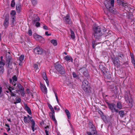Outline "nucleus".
I'll use <instances>...</instances> for the list:
<instances>
[{"mask_svg": "<svg viewBox=\"0 0 135 135\" xmlns=\"http://www.w3.org/2000/svg\"><path fill=\"white\" fill-rule=\"evenodd\" d=\"M9 90H7L6 91V93H8L9 92Z\"/></svg>", "mask_w": 135, "mask_h": 135, "instance_id": "61", "label": "nucleus"}, {"mask_svg": "<svg viewBox=\"0 0 135 135\" xmlns=\"http://www.w3.org/2000/svg\"><path fill=\"white\" fill-rule=\"evenodd\" d=\"M40 20V18L36 16L34 18H33L32 20V22L33 24H35L36 22L39 21Z\"/></svg>", "mask_w": 135, "mask_h": 135, "instance_id": "21", "label": "nucleus"}, {"mask_svg": "<svg viewBox=\"0 0 135 135\" xmlns=\"http://www.w3.org/2000/svg\"><path fill=\"white\" fill-rule=\"evenodd\" d=\"M31 1L34 5H36L37 3V0H31Z\"/></svg>", "mask_w": 135, "mask_h": 135, "instance_id": "41", "label": "nucleus"}, {"mask_svg": "<svg viewBox=\"0 0 135 135\" xmlns=\"http://www.w3.org/2000/svg\"><path fill=\"white\" fill-rule=\"evenodd\" d=\"M42 76L43 79L46 81L47 86L49 85V81L47 77L45 72H43L42 74Z\"/></svg>", "mask_w": 135, "mask_h": 135, "instance_id": "18", "label": "nucleus"}, {"mask_svg": "<svg viewBox=\"0 0 135 135\" xmlns=\"http://www.w3.org/2000/svg\"><path fill=\"white\" fill-rule=\"evenodd\" d=\"M86 133L88 135H93L90 132H86Z\"/></svg>", "mask_w": 135, "mask_h": 135, "instance_id": "58", "label": "nucleus"}, {"mask_svg": "<svg viewBox=\"0 0 135 135\" xmlns=\"http://www.w3.org/2000/svg\"><path fill=\"white\" fill-rule=\"evenodd\" d=\"M102 119H103V120H105L106 119V118L105 117V116H104V115H102V116H101Z\"/></svg>", "mask_w": 135, "mask_h": 135, "instance_id": "55", "label": "nucleus"}, {"mask_svg": "<svg viewBox=\"0 0 135 135\" xmlns=\"http://www.w3.org/2000/svg\"><path fill=\"white\" fill-rule=\"evenodd\" d=\"M95 42L93 41L92 43V46L93 49L95 48V46H94Z\"/></svg>", "mask_w": 135, "mask_h": 135, "instance_id": "56", "label": "nucleus"}, {"mask_svg": "<svg viewBox=\"0 0 135 135\" xmlns=\"http://www.w3.org/2000/svg\"><path fill=\"white\" fill-rule=\"evenodd\" d=\"M89 124L90 127L92 129L91 131L93 132V134H95L97 133V131L96 130V128L93 124V123L91 122H89Z\"/></svg>", "mask_w": 135, "mask_h": 135, "instance_id": "12", "label": "nucleus"}, {"mask_svg": "<svg viewBox=\"0 0 135 135\" xmlns=\"http://www.w3.org/2000/svg\"><path fill=\"white\" fill-rule=\"evenodd\" d=\"M16 13L14 10L12 11L10 13L11 21L13 23L14 22L16 18Z\"/></svg>", "mask_w": 135, "mask_h": 135, "instance_id": "8", "label": "nucleus"}, {"mask_svg": "<svg viewBox=\"0 0 135 135\" xmlns=\"http://www.w3.org/2000/svg\"><path fill=\"white\" fill-rule=\"evenodd\" d=\"M48 106L50 109L51 111H52L53 110H54L51 104H48Z\"/></svg>", "mask_w": 135, "mask_h": 135, "instance_id": "42", "label": "nucleus"}, {"mask_svg": "<svg viewBox=\"0 0 135 135\" xmlns=\"http://www.w3.org/2000/svg\"><path fill=\"white\" fill-rule=\"evenodd\" d=\"M65 60L67 61H69L71 59H72L71 57L69 56L68 55L67 56H65L64 57Z\"/></svg>", "mask_w": 135, "mask_h": 135, "instance_id": "32", "label": "nucleus"}, {"mask_svg": "<svg viewBox=\"0 0 135 135\" xmlns=\"http://www.w3.org/2000/svg\"><path fill=\"white\" fill-rule=\"evenodd\" d=\"M122 6L125 7L126 10V9L128 7V5L127 3H123Z\"/></svg>", "mask_w": 135, "mask_h": 135, "instance_id": "35", "label": "nucleus"}, {"mask_svg": "<svg viewBox=\"0 0 135 135\" xmlns=\"http://www.w3.org/2000/svg\"><path fill=\"white\" fill-rule=\"evenodd\" d=\"M44 129L46 133V135H49V131L50 129L49 126H45L44 128Z\"/></svg>", "mask_w": 135, "mask_h": 135, "instance_id": "24", "label": "nucleus"}, {"mask_svg": "<svg viewBox=\"0 0 135 135\" xmlns=\"http://www.w3.org/2000/svg\"><path fill=\"white\" fill-rule=\"evenodd\" d=\"M8 89L9 90L10 92H11L12 90H14V87L13 86L11 87L10 86H9L8 88Z\"/></svg>", "mask_w": 135, "mask_h": 135, "instance_id": "39", "label": "nucleus"}, {"mask_svg": "<svg viewBox=\"0 0 135 135\" xmlns=\"http://www.w3.org/2000/svg\"><path fill=\"white\" fill-rule=\"evenodd\" d=\"M70 36L71 38L73 39H74L75 38V35L74 32L72 30H70Z\"/></svg>", "mask_w": 135, "mask_h": 135, "instance_id": "31", "label": "nucleus"}, {"mask_svg": "<svg viewBox=\"0 0 135 135\" xmlns=\"http://www.w3.org/2000/svg\"><path fill=\"white\" fill-rule=\"evenodd\" d=\"M25 123H29L30 121V119H29L26 116H24L23 117Z\"/></svg>", "mask_w": 135, "mask_h": 135, "instance_id": "27", "label": "nucleus"}, {"mask_svg": "<svg viewBox=\"0 0 135 135\" xmlns=\"http://www.w3.org/2000/svg\"><path fill=\"white\" fill-rule=\"evenodd\" d=\"M40 65L38 63L35 64L34 65V68L36 72H38L39 70V67L40 66Z\"/></svg>", "mask_w": 135, "mask_h": 135, "instance_id": "20", "label": "nucleus"}, {"mask_svg": "<svg viewBox=\"0 0 135 135\" xmlns=\"http://www.w3.org/2000/svg\"><path fill=\"white\" fill-rule=\"evenodd\" d=\"M51 112L50 113H49L50 117L55 115V112L54 110H53L52 111H51Z\"/></svg>", "mask_w": 135, "mask_h": 135, "instance_id": "43", "label": "nucleus"}, {"mask_svg": "<svg viewBox=\"0 0 135 135\" xmlns=\"http://www.w3.org/2000/svg\"><path fill=\"white\" fill-rule=\"evenodd\" d=\"M114 2V0H106L105 3V7L111 12L114 11L113 7Z\"/></svg>", "mask_w": 135, "mask_h": 135, "instance_id": "1", "label": "nucleus"}, {"mask_svg": "<svg viewBox=\"0 0 135 135\" xmlns=\"http://www.w3.org/2000/svg\"><path fill=\"white\" fill-rule=\"evenodd\" d=\"M93 30L94 37L96 38L99 39V37L101 36L103 34V33L101 31L100 26H98L94 27Z\"/></svg>", "mask_w": 135, "mask_h": 135, "instance_id": "2", "label": "nucleus"}, {"mask_svg": "<svg viewBox=\"0 0 135 135\" xmlns=\"http://www.w3.org/2000/svg\"><path fill=\"white\" fill-rule=\"evenodd\" d=\"M21 99L20 98H18V99H17L16 100V101L14 102V103L15 104H16V103H20L21 102Z\"/></svg>", "mask_w": 135, "mask_h": 135, "instance_id": "37", "label": "nucleus"}, {"mask_svg": "<svg viewBox=\"0 0 135 135\" xmlns=\"http://www.w3.org/2000/svg\"><path fill=\"white\" fill-rule=\"evenodd\" d=\"M24 105L25 109L27 111L29 114H31V112L30 108L27 106L26 104H25Z\"/></svg>", "mask_w": 135, "mask_h": 135, "instance_id": "23", "label": "nucleus"}, {"mask_svg": "<svg viewBox=\"0 0 135 135\" xmlns=\"http://www.w3.org/2000/svg\"><path fill=\"white\" fill-rule=\"evenodd\" d=\"M99 114L101 115V116H102V115H103V112L99 110L98 112Z\"/></svg>", "mask_w": 135, "mask_h": 135, "instance_id": "54", "label": "nucleus"}, {"mask_svg": "<svg viewBox=\"0 0 135 135\" xmlns=\"http://www.w3.org/2000/svg\"><path fill=\"white\" fill-rule=\"evenodd\" d=\"M40 37H41L40 36L37 35H36L34 36L35 38L37 40Z\"/></svg>", "mask_w": 135, "mask_h": 135, "instance_id": "50", "label": "nucleus"}, {"mask_svg": "<svg viewBox=\"0 0 135 135\" xmlns=\"http://www.w3.org/2000/svg\"><path fill=\"white\" fill-rule=\"evenodd\" d=\"M54 94H55V97L56 98V99L57 101V102L58 103H59V101L58 98V97L57 96V94L55 92H54Z\"/></svg>", "mask_w": 135, "mask_h": 135, "instance_id": "46", "label": "nucleus"}, {"mask_svg": "<svg viewBox=\"0 0 135 135\" xmlns=\"http://www.w3.org/2000/svg\"><path fill=\"white\" fill-rule=\"evenodd\" d=\"M43 28L45 30H49L48 28L45 25H44V26H43Z\"/></svg>", "mask_w": 135, "mask_h": 135, "instance_id": "51", "label": "nucleus"}, {"mask_svg": "<svg viewBox=\"0 0 135 135\" xmlns=\"http://www.w3.org/2000/svg\"><path fill=\"white\" fill-rule=\"evenodd\" d=\"M132 62L134 65V67L135 68V61L134 59V58L133 57H132Z\"/></svg>", "mask_w": 135, "mask_h": 135, "instance_id": "47", "label": "nucleus"}, {"mask_svg": "<svg viewBox=\"0 0 135 135\" xmlns=\"http://www.w3.org/2000/svg\"><path fill=\"white\" fill-rule=\"evenodd\" d=\"M7 120H8V121H9V122H11V119H7Z\"/></svg>", "mask_w": 135, "mask_h": 135, "instance_id": "60", "label": "nucleus"}, {"mask_svg": "<svg viewBox=\"0 0 135 135\" xmlns=\"http://www.w3.org/2000/svg\"><path fill=\"white\" fill-rule=\"evenodd\" d=\"M41 90L44 94H46L47 93V89L46 86L41 83Z\"/></svg>", "mask_w": 135, "mask_h": 135, "instance_id": "19", "label": "nucleus"}, {"mask_svg": "<svg viewBox=\"0 0 135 135\" xmlns=\"http://www.w3.org/2000/svg\"><path fill=\"white\" fill-rule=\"evenodd\" d=\"M12 80L10 79H9V81L10 83L12 85L15 86L16 85V81L17 80V78L16 76H14L12 77Z\"/></svg>", "mask_w": 135, "mask_h": 135, "instance_id": "14", "label": "nucleus"}, {"mask_svg": "<svg viewBox=\"0 0 135 135\" xmlns=\"http://www.w3.org/2000/svg\"><path fill=\"white\" fill-rule=\"evenodd\" d=\"M15 5V3L14 0L12 1L11 3V6L12 7H14Z\"/></svg>", "mask_w": 135, "mask_h": 135, "instance_id": "36", "label": "nucleus"}, {"mask_svg": "<svg viewBox=\"0 0 135 135\" xmlns=\"http://www.w3.org/2000/svg\"><path fill=\"white\" fill-rule=\"evenodd\" d=\"M55 67L57 71L60 74H63L65 73L64 68L60 64L56 63L55 64Z\"/></svg>", "mask_w": 135, "mask_h": 135, "instance_id": "5", "label": "nucleus"}, {"mask_svg": "<svg viewBox=\"0 0 135 135\" xmlns=\"http://www.w3.org/2000/svg\"><path fill=\"white\" fill-rule=\"evenodd\" d=\"M117 108L120 109H122V105L121 103L119 102H118L117 104Z\"/></svg>", "mask_w": 135, "mask_h": 135, "instance_id": "30", "label": "nucleus"}, {"mask_svg": "<svg viewBox=\"0 0 135 135\" xmlns=\"http://www.w3.org/2000/svg\"><path fill=\"white\" fill-rule=\"evenodd\" d=\"M11 58H9L8 59H7L6 61V62L7 63V64L8 65V67L10 68H11V67L12 65V63H11Z\"/></svg>", "mask_w": 135, "mask_h": 135, "instance_id": "25", "label": "nucleus"}, {"mask_svg": "<svg viewBox=\"0 0 135 135\" xmlns=\"http://www.w3.org/2000/svg\"><path fill=\"white\" fill-rule=\"evenodd\" d=\"M5 63L1 61H0V74H2L4 70V66L5 65Z\"/></svg>", "mask_w": 135, "mask_h": 135, "instance_id": "16", "label": "nucleus"}, {"mask_svg": "<svg viewBox=\"0 0 135 135\" xmlns=\"http://www.w3.org/2000/svg\"><path fill=\"white\" fill-rule=\"evenodd\" d=\"M105 64L104 63H102L99 65V68L102 72L104 73L105 71L106 68L105 67Z\"/></svg>", "mask_w": 135, "mask_h": 135, "instance_id": "15", "label": "nucleus"}, {"mask_svg": "<svg viewBox=\"0 0 135 135\" xmlns=\"http://www.w3.org/2000/svg\"><path fill=\"white\" fill-rule=\"evenodd\" d=\"M4 135H8L7 133H4Z\"/></svg>", "mask_w": 135, "mask_h": 135, "instance_id": "64", "label": "nucleus"}, {"mask_svg": "<svg viewBox=\"0 0 135 135\" xmlns=\"http://www.w3.org/2000/svg\"><path fill=\"white\" fill-rule=\"evenodd\" d=\"M5 126L8 127V128H6V129L7 132H9L10 130V128H9V125L5 123Z\"/></svg>", "mask_w": 135, "mask_h": 135, "instance_id": "38", "label": "nucleus"}, {"mask_svg": "<svg viewBox=\"0 0 135 135\" xmlns=\"http://www.w3.org/2000/svg\"><path fill=\"white\" fill-rule=\"evenodd\" d=\"M119 58L118 57H115L113 60V62L114 65L117 67H119L120 66L119 60Z\"/></svg>", "mask_w": 135, "mask_h": 135, "instance_id": "11", "label": "nucleus"}, {"mask_svg": "<svg viewBox=\"0 0 135 135\" xmlns=\"http://www.w3.org/2000/svg\"><path fill=\"white\" fill-rule=\"evenodd\" d=\"M9 17L8 16H6L5 19L3 24L5 28H6L9 24Z\"/></svg>", "mask_w": 135, "mask_h": 135, "instance_id": "9", "label": "nucleus"}, {"mask_svg": "<svg viewBox=\"0 0 135 135\" xmlns=\"http://www.w3.org/2000/svg\"><path fill=\"white\" fill-rule=\"evenodd\" d=\"M24 58V56L23 55H21L19 57V60L21 62H22Z\"/></svg>", "mask_w": 135, "mask_h": 135, "instance_id": "34", "label": "nucleus"}, {"mask_svg": "<svg viewBox=\"0 0 135 135\" xmlns=\"http://www.w3.org/2000/svg\"><path fill=\"white\" fill-rule=\"evenodd\" d=\"M67 117L68 119H70L71 118V115L69 111L67 109H66L65 110Z\"/></svg>", "mask_w": 135, "mask_h": 135, "instance_id": "26", "label": "nucleus"}, {"mask_svg": "<svg viewBox=\"0 0 135 135\" xmlns=\"http://www.w3.org/2000/svg\"><path fill=\"white\" fill-rule=\"evenodd\" d=\"M118 56L120 57L122 59H123L124 57L123 55L121 53L118 54Z\"/></svg>", "mask_w": 135, "mask_h": 135, "instance_id": "45", "label": "nucleus"}, {"mask_svg": "<svg viewBox=\"0 0 135 135\" xmlns=\"http://www.w3.org/2000/svg\"><path fill=\"white\" fill-rule=\"evenodd\" d=\"M120 116L121 117H123L124 116V111L123 110H120L119 112H118Z\"/></svg>", "mask_w": 135, "mask_h": 135, "instance_id": "33", "label": "nucleus"}, {"mask_svg": "<svg viewBox=\"0 0 135 135\" xmlns=\"http://www.w3.org/2000/svg\"><path fill=\"white\" fill-rule=\"evenodd\" d=\"M108 107L112 112H118V110L116 108V105L114 104H110L108 105Z\"/></svg>", "mask_w": 135, "mask_h": 135, "instance_id": "6", "label": "nucleus"}, {"mask_svg": "<svg viewBox=\"0 0 135 135\" xmlns=\"http://www.w3.org/2000/svg\"><path fill=\"white\" fill-rule=\"evenodd\" d=\"M74 78H76L77 77V75L75 73V72H73L72 74Z\"/></svg>", "mask_w": 135, "mask_h": 135, "instance_id": "53", "label": "nucleus"}, {"mask_svg": "<svg viewBox=\"0 0 135 135\" xmlns=\"http://www.w3.org/2000/svg\"><path fill=\"white\" fill-rule=\"evenodd\" d=\"M27 92L28 93H30V90L29 89H27Z\"/></svg>", "mask_w": 135, "mask_h": 135, "instance_id": "59", "label": "nucleus"}, {"mask_svg": "<svg viewBox=\"0 0 135 135\" xmlns=\"http://www.w3.org/2000/svg\"><path fill=\"white\" fill-rule=\"evenodd\" d=\"M17 87L20 91L24 90L23 87L20 84H18L17 85Z\"/></svg>", "mask_w": 135, "mask_h": 135, "instance_id": "28", "label": "nucleus"}, {"mask_svg": "<svg viewBox=\"0 0 135 135\" xmlns=\"http://www.w3.org/2000/svg\"><path fill=\"white\" fill-rule=\"evenodd\" d=\"M45 34L47 36H50L51 35V33H48V32L47 31L46 32H45Z\"/></svg>", "mask_w": 135, "mask_h": 135, "instance_id": "57", "label": "nucleus"}, {"mask_svg": "<svg viewBox=\"0 0 135 135\" xmlns=\"http://www.w3.org/2000/svg\"><path fill=\"white\" fill-rule=\"evenodd\" d=\"M34 52L35 54H41L43 52V50L41 48L38 46L34 49Z\"/></svg>", "mask_w": 135, "mask_h": 135, "instance_id": "7", "label": "nucleus"}, {"mask_svg": "<svg viewBox=\"0 0 135 135\" xmlns=\"http://www.w3.org/2000/svg\"><path fill=\"white\" fill-rule=\"evenodd\" d=\"M50 42L54 46H56L57 45V42L56 40L52 39L51 40Z\"/></svg>", "mask_w": 135, "mask_h": 135, "instance_id": "29", "label": "nucleus"}, {"mask_svg": "<svg viewBox=\"0 0 135 135\" xmlns=\"http://www.w3.org/2000/svg\"><path fill=\"white\" fill-rule=\"evenodd\" d=\"M36 23L35 26L36 27H38L40 26V24L39 22H36Z\"/></svg>", "mask_w": 135, "mask_h": 135, "instance_id": "48", "label": "nucleus"}, {"mask_svg": "<svg viewBox=\"0 0 135 135\" xmlns=\"http://www.w3.org/2000/svg\"><path fill=\"white\" fill-rule=\"evenodd\" d=\"M27 117L29 119H30V121L32 122L31 128L33 131H34L36 129L34 128V127L35 124V122L33 119H31L32 117H30L29 115H27Z\"/></svg>", "mask_w": 135, "mask_h": 135, "instance_id": "10", "label": "nucleus"}, {"mask_svg": "<svg viewBox=\"0 0 135 135\" xmlns=\"http://www.w3.org/2000/svg\"><path fill=\"white\" fill-rule=\"evenodd\" d=\"M10 94L11 97H16V94L15 93L13 92L12 91L10 92Z\"/></svg>", "mask_w": 135, "mask_h": 135, "instance_id": "40", "label": "nucleus"}, {"mask_svg": "<svg viewBox=\"0 0 135 135\" xmlns=\"http://www.w3.org/2000/svg\"><path fill=\"white\" fill-rule=\"evenodd\" d=\"M81 72L83 73V74L85 77H88V74L87 70L85 68H83L79 69Z\"/></svg>", "mask_w": 135, "mask_h": 135, "instance_id": "13", "label": "nucleus"}, {"mask_svg": "<svg viewBox=\"0 0 135 135\" xmlns=\"http://www.w3.org/2000/svg\"><path fill=\"white\" fill-rule=\"evenodd\" d=\"M28 34L30 36H31L32 35L31 30L30 29L27 32Z\"/></svg>", "mask_w": 135, "mask_h": 135, "instance_id": "44", "label": "nucleus"}, {"mask_svg": "<svg viewBox=\"0 0 135 135\" xmlns=\"http://www.w3.org/2000/svg\"><path fill=\"white\" fill-rule=\"evenodd\" d=\"M50 118H51L52 120L54 121H55L56 120V119L55 118V115H54L50 117Z\"/></svg>", "mask_w": 135, "mask_h": 135, "instance_id": "49", "label": "nucleus"}, {"mask_svg": "<svg viewBox=\"0 0 135 135\" xmlns=\"http://www.w3.org/2000/svg\"><path fill=\"white\" fill-rule=\"evenodd\" d=\"M82 84V88L87 93L90 92V87L88 81L84 80L83 81Z\"/></svg>", "mask_w": 135, "mask_h": 135, "instance_id": "4", "label": "nucleus"}, {"mask_svg": "<svg viewBox=\"0 0 135 135\" xmlns=\"http://www.w3.org/2000/svg\"><path fill=\"white\" fill-rule=\"evenodd\" d=\"M1 34L0 33V41H1Z\"/></svg>", "mask_w": 135, "mask_h": 135, "instance_id": "62", "label": "nucleus"}, {"mask_svg": "<svg viewBox=\"0 0 135 135\" xmlns=\"http://www.w3.org/2000/svg\"><path fill=\"white\" fill-rule=\"evenodd\" d=\"M125 100L128 105L130 107L133 106L132 99L129 92H126L125 95Z\"/></svg>", "mask_w": 135, "mask_h": 135, "instance_id": "3", "label": "nucleus"}, {"mask_svg": "<svg viewBox=\"0 0 135 135\" xmlns=\"http://www.w3.org/2000/svg\"><path fill=\"white\" fill-rule=\"evenodd\" d=\"M54 109L55 110H56L57 109V108L56 107H54Z\"/></svg>", "mask_w": 135, "mask_h": 135, "instance_id": "63", "label": "nucleus"}, {"mask_svg": "<svg viewBox=\"0 0 135 135\" xmlns=\"http://www.w3.org/2000/svg\"><path fill=\"white\" fill-rule=\"evenodd\" d=\"M65 21L66 23L68 24H71L72 22L70 18L69 15L67 14L65 17Z\"/></svg>", "mask_w": 135, "mask_h": 135, "instance_id": "17", "label": "nucleus"}, {"mask_svg": "<svg viewBox=\"0 0 135 135\" xmlns=\"http://www.w3.org/2000/svg\"><path fill=\"white\" fill-rule=\"evenodd\" d=\"M21 93V95L22 96L24 97V96L25 93H24V90H23L20 91Z\"/></svg>", "mask_w": 135, "mask_h": 135, "instance_id": "52", "label": "nucleus"}, {"mask_svg": "<svg viewBox=\"0 0 135 135\" xmlns=\"http://www.w3.org/2000/svg\"><path fill=\"white\" fill-rule=\"evenodd\" d=\"M21 4L18 3L16 4V10L18 12H20L21 9Z\"/></svg>", "mask_w": 135, "mask_h": 135, "instance_id": "22", "label": "nucleus"}]
</instances>
